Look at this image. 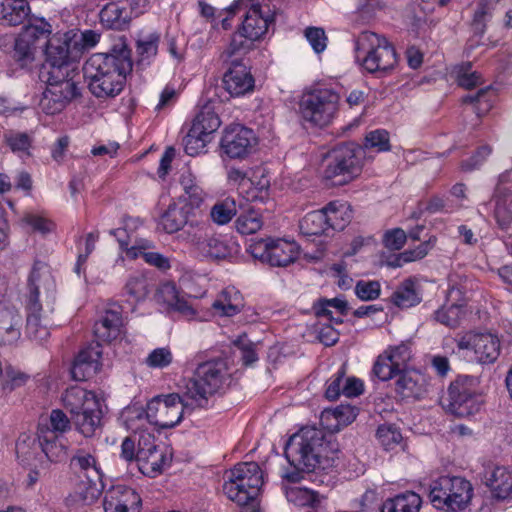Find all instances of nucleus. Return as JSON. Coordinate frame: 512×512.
<instances>
[{
    "mask_svg": "<svg viewBox=\"0 0 512 512\" xmlns=\"http://www.w3.org/2000/svg\"><path fill=\"white\" fill-rule=\"evenodd\" d=\"M339 452V444L334 436L326 435L315 427L301 428L289 438L284 450L291 466L307 472L332 468L339 458Z\"/></svg>",
    "mask_w": 512,
    "mask_h": 512,
    "instance_id": "1",
    "label": "nucleus"
},
{
    "mask_svg": "<svg viewBox=\"0 0 512 512\" xmlns=\"http://www.w3.org/2000/svg\"><path fill=\"white\" fill-rule=\"evenodd\" d=\"M131 70L130 50L124 44L114 46L110 53L91 55L83 66L89 89L98 98L118 95Z\"/></svg>",
    "mask_w": 512,
    "mask_h": 512,
    "instance_id": "2",
    "label": "nucleus"
},
{
    "mask_svg": "<svg viewBox=\"0 0 512 512\" xmlns=\"http://www.w3.org/2000/svg\"><path fill=\"white\" fill-rule=\"evenodd\" d=\"M227 376V364L222 359L198 364L193 376L184 385L188 406L206 408L209 397L222 387Z\"/></svg>",
    "mask_w": 512,
    "mask_h": 512,
    "instance_id": "3",
    "label": "nucleus"
},
{
    "mask_svg": "<svg viewBox=\"0 0 512 512\" xmlns=\"http://www.w3.org/2000/svg\"><path fill=\"white\" fill-rule=\"evenodd\" d=\"M356 62L368 73L386 72L395 67L397 56L388 40L374 32L364 31L354 40Z\"/></svg>",
    "mask_w": 512,
    "mask_h": 512,
    "instance_id": "4",
    "label": "nucleus"
},
{
    "mask_svg": "<svg viewBox=\"0 0 512 512\" xmlns=\"http://www.w3.org/2000/svg\"><path fill=\"white\" fill-rule=\"evenodd\" d=\"M224 494L239 506L251 504L255 507V499L263 485V473L256 462L236 464L224 474Z\"/></svg>",
    "mask_w": 512,
    "mask_h": 512,
    "instance_id": "5",
    "label": "nucleus"
},
{
    "mask_svg": "<svg viewBox=\"0 0 512 512\" xmlns=\"http://www.w3.org/2000/svg\"><path fill=\"white\" fill-rule=\"evenodd\" d=\"M274 21V12L269 3L253 4L247 11L241 28L232 36L231 42L221 54L227 61L233 55L245 54L253 48V43L259 40Z\"/></svg>",
    "mask_w": 512,
    "mask_h": 512,
    "instance_id": "6",
    "label": "nucleus"
},
{
    "mask_svg": "<svg viewBox=\"0 0 512 512\" xmlns=\"http://www.w3.org/2000/svg\"><path fill=\"white\" fill-rule=\"evenodd\" d=\"M479 382L472 376H459L450 383L446 394L441 398L442 406L458 417H468L478 413L483 399L478 392Z\"/></svg>",
    "mask_w": 512,
    "mask_h": 512,
    "instance_id": "7",
    "label": "nucleus"
},
{
    "mask_svg": "<svg viewBox=\"0 0 512 512\" xmlns=\"http://www.w3.org/2000/svg\"><path fill=\"white\" fill-rule=\"evenodd\" d=\"M340 96L331 88L318 87L304 92L299 101L302 119L315 126L325 127L335 118Z\"/></svg>",
    "mask_w": 512,
    "mask_h": 512,
    "instance_id": "8",
    "label": "nucleus"
},
{
    "mask_svg": "<svg viewBox=\"0 0 512 512\" xmlns=\"http://www.w3.org/2000/svg\"><path fill=\"white\" fill-rule=\"evenodd\" d=\"M72 72L63 73L59 68H51L42 73V78L46 82V89L42 93L39 102L41 110L54 115L61 112L65 106L80 94L77 83L71 76Z\"/></svg>",
    "mask_w": 512,
    "mask_h": 512,
    "instance_id": "9",
    "label": "nucleus"
},
{
    "mask_svg": "<svg viewBox=\"0 0 512 512\" xmlns=\"http://www.w3.org/2000/svg\"><path fill=\"white\" fill-rule=\"evenodd\" d=\"M472 495L471 483L455 476H443L434 481L429 494L433 506L446 512H459L466 509Z\"/></svg>",
    "mask_w": 512,
    "mask_h": 512,
    "instance_id": "10",
    "label": "nucleus"
},
{
    "mask_svg": "<svg viewBox=\"0 0 512 512\" xmlns=\"http://www.w3.org/2000/svg\"><path fill=\"white\" fill-rule=\"evenodd\" d=\"M186 391L158 395L148 402L146 418L149 424L162 429L172 428L180 423L184 414H190L197 406H188Z\"/></svg>",
    "mask_w": 512,
    "mask_h": 512,
    "instance_id": "11",
    "label": "nucleus"
},
{
    "mask_svg": "<svg viewBox=\"0 0 512 512\" xmlns=\"http://www.w3.org/2000/svg\"><path fill=\"white\" fill-rule=\"evenodd\" d=\"M456 345L459 351L463 352L464 357L479 364L494 363L501 350L498 336L489 332L469 331L456 339Z\"/></svg>",
    "mask_w": 512,
    "mask_h": 512,
    "instance_id": "12",
    "label": "nucleus"
},
{
    "mask_svg": "<svg viewBox=\"0 0 512 512\" xmlns=\"http://www.w3.org/2000/svg\"><path fill=\"white\" fill-rule=\"evenodd\" d=\"M253 258L271 266L285 267L299 256V246L285 239H260L249 246Z\"/></svg>",
    "mask_w": 512,
    "mask_h": 512,
    "instance_id": "13",
    "label": "nucleus"
},
{
    "mask_svg": "<svg viewBox=\"0 0 512 512\" xmlns=\"http://www.w3.org/2000/svg\"><path fill=\"white\" fill-rule=\"evenodd\" d=\"M362 148L353 145H345L333 151L332 161L324 171L328 180H334L333 184L343 185L354 179L361 171Z\"/></svg>",
    "mask_w": 512,
    "mask_h": 512,
    "instance_id": "14",
    "label": "nucleus"
},
{
    "mask_svg": "<svg viewBox=\"0 0 512 512\" xmlns=\"http://www.w3.org/2000/svg\"><path fill=\"white\" fill-rule=\"evenodd\" d=\"M170 460L165 447L157 444L152 434L139 435L136 464L143 475L151 478L158 476L163 472L164 467L170 463Z\"/></svg>",
    "mask_w": 512,
    "mask_h": 512,
    "instance_id": "15",
    "label": "nucleus"
},
{
    "mask_svg": "<svg viewBox=\"0 0 512 512\" xmlns=\"http://www.w3.org/2000/svg\"><path fill=\"white\" fill-rule=\"evenodd\" d=\"M56 284L50 267L43 261H35L28 278L27 305L42 306L41 296L49 311L53 310Z\"/></svg>",
    "mask_w": 512,
    "mask_h": 512,
    "instance_id": "16",
    "label": "nucleus"
},
{
    "mask_svg": "<svg viewBox=\"0 0 512 512\" xmlns=\"http://www.w3.org/2000/svg\"><path fill=\"white\" fill-rule=\"evenodd\" d=\"M258 144L254 131L241 124L226 127L220 141L221 150L231 159H245L252 154Z\"/></svg>",
    "mask_w": 512,
    "mask_h": 512,
    "instance_id": "17",
    "label": "nucleus"
},
{
    "mask_svg": "<svg viewBox=\"0 0 512 512\" xmlns=\"http://www.w3.org/2000/svg\"><path fill=\"white\" fill-rule=\"evenodd\" d=\"M145 0H117L107 3L100 11L101 24L109 29L124 30L132 18L143 13L140 4Z\"/></svg>",
    "mask_w": 512,
    "mask_h": 512,
    "instance_id": "18",
    "label": "nucleus"
},
{
    "mask_svg": "<svg viewBox=\"0 0 512 512\" xmlns=\"http://www.w3.org/2000/svg\"><path fill=\"white\" fill-rule=\"evenodd\" d=\"M191 242L201 256L211 260L230 259L240 252V246L232 239L225 240L219 236L208 235L201 229L193 235Z\"/></svg>",
    "mask_w": 512,
    "mask_h": 512,
    "instance_id": "19",
    "label": "nucleus"
},
{
    "mask_svg": "<svg viewBox=\"0 0 512 512\" xmlns=\"http://www.w3.org/2000/svg\"><path fill=\"white\" fill-rule=\"evenodd\" d=\"M142 499L131 487L112 486L106 491L103 501L105 512H140Z\"/></svg>",
    "mask_w": 512,
    "mask_h": 512,
    "instance_id": "20",
    "label": "nucleus"
},
{
    "mask_svg": "<svg viewBox=\"0 0 512 512\" xmlns=\"http://www.w3.org/2000/svg\"><path fill=\"white\" fill-rule=\"evenodd\" d=\"M101 356L102 351L98 342L91 343L80 350L71 368L72 378L76 381H84L95 375L100 369Z\"/></svg>",
    "mask_w": 512,
    "mask_h": 512,
    "instance_id": "21",
    "label": "nucleus"
},
{
    "mask_svg": "<svg viewBox=\"0 0 512 512\" xmlns=\"http://www.w3.org/2000/svg\"><path fill=\"white\" fill-rule=\"evenodd\" d=\"M94 335L98 341L111 342L123 331L122 309L113 304L107 308L94 324Z\"/></svg>",
    "mask_w": 512,
    "mask_h": 512,
    "instance_id": "22",
    "label": "nucleus"
},
{
    "mask_svg": "<svg viewBox=\"0 0 512 512\" xmlns=\"http://www.w3.org/2000/svg\"><path fill=\"white\" fill-rule=\"evenodd\" d=\"M223 85L231 96L238 97L253 90L254 78L244 64L235 61L224 74Z\"/></svg>",
    "mask_w": 512,
    "mask_h": 512,
    "instance_id": "23",
    "label": "nucleus"
},
{
    "mask_svg": "<svg viewBox=\"0 0 512 512\" xmlns=\"http://www.w3.org/2000/svg\"><path fill=\"white\" fill-rule=\"evenodd\" d=\"M103 410L101 402L94 404L88 403L86 409L77 412L72 416V423L75 429L84 437L89 438L96 435L102 427Z\"/></svg>",
    "mask_w": 512,
    "mask_h": 512,
    "instance_id": "24",
    "label": "nucleus"
},
{
    "mask_svg": "<svg viewBox=\"0 0 512 512\" xmlns=\"http://www.w3.org/2000/svg\"><path fill=\"white\" fill-rule=\"evenodd\" d=\"M155 298L157 302L163 303L168 308L179 312L181 315L192 318L195 315V309L184 296H181L174 283L165 282L159 285L156 290Z\"/></svg>",
    "mask_w": 512,
    "mask_h": 512,
    "instance_id": "25",
    "label": "nucleus"
},
{
    "mask_svg": "<svg viewBox=\"0 0 512 512\" xmlns=\"http://www.w3.org/2000/svg\"><path fill=\"white\" fill-rule=\"evenodd\" d=\"M50 312L43 306L27 305V322H26V335L29 339L42 343L50 336L49 319L47 313Z\"/></svg>",
    "mask_w": 512,
    "mask_h": 512,
    "instance_id": "26",
    "label": "nucleus"
},
{
    "mask_svg": "<svg viewBox=\"0 0 512 512\" xmlns=\"http://www.w3.org/2000/svg\"><path fill=\"white\" fill-rule=\"evenodd\" d=\"M194 210L187 203L178 201L170 204L160 218V226L169 234L181 230L189 223Z\"/></svg>",
    "mask_w": 512,
    "mask_h": 512,
    "instance_id": "27",
    "label": "nucleus"
},
{
    "mask_svg": "<svg viewBox=\"0 0 512 512\" xmlns=\"http://www.w3.org/2000/svg\"><path fill=\"white\" fill-rule=\"evenodd\" d=\"M485 483L492 495L500 500L512 498V471L503 466H496L485 474Z\"/></svg>",
    "mask_w": 512,
    "mask_h": 512,
    "instance_id": "28",
    "label": "nucleus"
},
{
    "mask_svg": "<svg viewBox=\"0 0 512 512\" xmlns=\"http://www.w3.org/2000/svg\"><path fill=\"white\" fill-rule=\"evenodd\" d=\"M21 320L15 308L0 305V345H12L19 340Z\"/></svg>",
    "mask_w": 512,
    "mask_h": 512,
    "instance_id": "29",
    "label": "nucleus"
},
{
    "mask_svg": "<svg viewBox=\"0 0 512 512\" xmlns=\"http://www.w3.org/2000/svg\"><path fill=\"white\" fill-rule=\"evenodd\" d=\"M395 390L402 398L419 399L427 392V381L417 371L403 372L395 382Z\"/></svg>",
    "mask_w": 512,
    "mask_h": 512,
    "instance_id": "30",
    "label": "nucleus"
},
{
    "mask_svg": "<svg viewBox=\"0 0 512 512\" xmlns=\"http://www.w3.org/2000/svg\"><path fill=\"white\" fill-rule=\"evenodd\" d=\"M61 400L64 408L70 413L71 417L76 415L77 412L86 409L88 403L94 402V404H97L101 402L94 392L88 391L78 385L67 388L62 394Z\"/></svg>",
    "mask_w": 512,
    "mask_h": 512,
    "instance_id": "31",
    "label": "nucleus"
},
{
    "mask_svg": "<svg viewBox=\"0 0 512 512\" xmlns=\"http://www.w3.org/2000/svg\"><path fill=\"white\" fill-rule=\"evenodd\" d=\"M45 54L50 68H59L63 73L73 72L68 64L69 44L57 36H52L46 43Z\"/></svg>",
    "mask_w": 512,
    "mask_h": 512,
    "instance_id": "32",
    "label": "nucleus"
},
{
    "mask_svg": "<svg viewBox=\"0 0 512 512\" xmlns=\"http://www.w3.org/2000/svg\"><path fill=\"white\" fill-rule=\"evenodd\" d=\"M357 417V409L351 405H339L333 410H325L321 414V423L331 432L339 431L351 424Z\"/></svg>",
    "mask_w": 512,
    "mask_h": 512,
    "instance_id": "33",
    "label": "nucleus"
},
{
    "mask_svg": "<svg viewBox=\"0 0 512 512\" xmlns=\"http://www.w3.org/2000/svg\"><path fill=\"white\" fill-rule=\"evenodd\" d=\"M30 12L27 1L4 0L0 3V24L18 26L24 23Z\"/></svg>",
    "mask_w": 512,
    "mask_h": 512,
    "instance_id": "34",
    "label": "nucleus"
},
{
    "mask_svg": "<svg viewBox=\"0 0 512 512\" xmlns=\"http://www.w3.org/2000/svg\"><path fill=\"white\" fill-rule=\"evenodd\" d=\"M38 439L42 451L50 461H60L66 455V447L60 441V436L54 434L53 431H50L48 426L42 424L39 425Z\"/></svg>",
    "mask_w": 512,
    "mask_h": 512,
    "instance_id": "35",
    "label": "nucleus"
},
{
    "mask_svg": "<svg viewBox=\"0 0 512 512\" xmlns=\"http://www.w3.org/2000/svg\"><path fill=\"white\" fill-rule=\"evenodd\" d=\"M421 497L412 491H406L387 498L381 506V512H419Z\"/></svg>",
    "mask_w": 512,
    "mask_h": 512,
    "instance_id": "36",
    "label": "nucleus"
},
{
    "mask_svg": "<svg viewBox=\"0 0 512 512\" xmlns=\"http://www.w3.org/2000/svg\"><path fill=\"white\" fill-rule=\"evenodd\" d=\"M323 211L326 214L328 230H343L353 217L351 206L346 202H330Z\"/></svg>",
    "mask_w": 512,
    "mask_h": 512,
    "instance_id": "37",
    "label": "nucleus"
},
{
    "mask_svg": "<svg viewBox=\"0 0 512 512\" xmlns=\"http://www.w3.org/2000/svg\"><path fill=\"white\" fill-rule=\"evenodd\" d=\"M317 317L327 318L328 321L340 324L343 322L342 316L347 313L348 304L342 298L320 299L313 306Z\"/></svg>",
    "mask_w": 512,
    "mask_h": 512,
    "instance_id": "38",
    "label": "nucleus"
},
{
    "mask_svg": "<svg viewBox=\"0 0 512 512\" xmlns=\"http://www.w3.org/2000/svg\"><path fill=\"white\" fill-rule=\"evenodd\" d=\"M243 298L234 288H226L213 302L212 307L221 316L232 317L243 308Z\"/></svg>",
    "mask_w": 512,
    "mask_h": 512,
    "instance_id": "39",
    "label": "nucleus"
},
{
    "mask_svg": "<svg viewBox=\"0 0 512 512\" xmlns=\"http://www.w3.org/2000/svg\"><path fill=\"white\" fill-rule=\"evenodd\" d=\"M180 184L184 195L179 201L187 203L192 209L198 208L204 201L205 193L197 182L196 176L190 169L182 172Z\"/></svg>",
    "mask_w": 512,
    "mask_h": 512,
    "instance_id": "40",
    "label": "nucleus"
},
{
    "mask_svg": "<svg viewBox=\"0 0 512 512\" xmlns=\"http://www.w3.org/2000/svg\"><path fill=\"white\" fill-rule=\"evenodd\" d=\"M71 468L85 478H101L102 474L93 454L84 449L76 450L70 460Z\"/></svg>",
    "mask_w": 512,
    "mask_h": 512,
    "instance_id": "41",
    "label": "nucleus"
},
{
    "mask_svg": "<svg viewBox=\"0 0 512 512\" xmlns=\"http://www.w3.org/2000/svg\"><path fill=\"white\" fill-rule=\"evenodd\" d=\"M299 228L304 235H321L328 232L326 214L321 210L307 213L300 221Z\"/></svg>",
    "mask_w": 512,
    "mask_h": 512,
    "instance_id": "42",
    "label": "nucleus"
},
{
    "mask_svg": "<svg viewBox=\"0 0 512 512\" xmlns=\"http://www.w3.org/2000/svg\"><path fill=\"white\" fill-rule=\"evenodd\" d=\"M160 35L157 32H150L139 36L136 42V52L140 64H149L157 55Z\"/></svg>",
    "mask_w": 512,
    "mask_h": 512,
    "instance_id": "43",
    "label": "nucleus"
},
{
    "mask_svg": "<svg viewBox=\"0 0 512 512\" xmlns=\"http://www.w3.org/2000/svg\"><path fill=\"white\" fill-rule=\"evenodd\" d=\"M495 217L499 226L508 232L505 241L512 254V197L498 199L495 207Z\"/></svg>",
    "mask_w": 512,
    "mask_h": 512,
    "instance_id": "44",
    "label": "nucleus"
},
{
    "mask_svg": "<svg viewBox=\"0 0 512 512\" xmlns=\"http://www.w3.org/2000/svg\"><path fill=\"white\" fill-rule=\"evenodd\" d=\"M110 234L117 238L120 247L126 250L127 256L132 259L142 257L143 252H148L153 247V243L147 239H138L131 247H128L129 242L126 239V231L123 228L112 229Z\"/></svg>",
    "mask_w": 512,
    "mask_h": 512,
    "instance_id": "45",
    "label": "nucleus"
},
{
    "mask_svg": "<svg viewBox=\"0 0 512 512\" xmlns=\"http://www.w3.org/2000/svg\"><path fill=\"white\" fill-rule=\"evenodd\" d=\"M393 303L401 308H409L421 301L416 290L415 282L411 279L405 280L393 293Z\"/></svg>",
    "mask_w": 512,
    "mask_h": 512,
    "instance_id": "46",
    "label": "nucleus"
},
{
    "mask_svg": "<svg viewBox=\"0 0 512 512\" xmlns=\"http://www.w3.org/2000/svg\"><path fill=\"white\" fill-rule=\"evenodd\" d=\"M221 125L219 116L210 108H204L195 117L192 126L198 128L202 135L211 140V135L218 130Z\"/></svg>",
    "mask_w": 512,
    "mask_h": 512,
    "instance_id": "47",
    "label": "nucleus"
},
{
    "mask_svg": "<svg viewBox=\"0 0 512 512\" xmlns=\"http://www.w3.org/2000/svg\"><path fill=\"white\" fill-rule=\"evenodd\" d=\"M435 244L436 237L430 236L428 240L419 244L416 248L405 250L404 252L397 255L392 265L395 267H400L405 263L420 260L424 258L429 253V251L434 248Z\"/></svg>",
    "mask_w": 512,
    "mask_h": 512,
    "instance_id": "48",
    "label": "nucleus"
},
{
    "mask_svg": "<svg viewBox=\"0 0 512 512\" xmlns=\"http://www.w3.org/2000/svg\"><path fill=\"white\" fill-rule=\"evenodd\" d=\"M75 494L84 505L94 503L101 495V478H86V481H81Z\"/></svg>",
    "mask_w": 512,
    "mask_h": 512,
    "instance_id": "49",
    "label": "nucleus"
},
{
    "mask_svg": "<svg viewBox=\"0 0 512 512\" xmlns=\"http://www.w3.org/2000/svg\"><path fill=\"white\" fill-rule=\"evenodd\" d=\"M236 202L233 198H226L217 202L210 211V216L213 222L218 225H224L231 221L236 215Z\"/></svg>",
    "mask_w": 512,
    "mask_h": 512,
    "instance_id": "50",
    "label": "nucleus"
},
{
    "mask_svg": "<svg viewBox=\"0 0 512 512\" xmlns=\"http://www.w3.org/2000/svg\"><path fill=\"white\" fill-rule=\"evenodd\" d=\"M263 221L259 212L249 209L242 213L235 221L236 230L243 235L256 233L261 229Z\"/></svg>",
    "mask_w": 512,
    "mask_h": 512,
    "instance_id": "51",
    "label": "nucleus"
},
{
    "mask_svg": "<svg viewBox=\"0 0 512 512\" xmlns=\"http://www.w3.org/2000/svg\"><path fill=\"white\" fill-rule=\"evenodd\" d=\"M32 136L25 132H10L5 135V142L14 153L20 155H30L32 146Z\"/></svg>",
    "mask_w": 512,
    "mask_h": 512,
    "instance_id": "52",
    "label": "nucleus"
},
{
    "mask_svg": "<svg viewBox=\"0 0 512 512\" xmlns=\"http://www.w3.org/2000/svg\"><path fill=\"white\" fill-rule=\"evenodd\" d=\"M363 148L377 152L389 151L391 148L389 133L384 129H376L368 132Z\"/></svg>",
    "mask_w": 512,
    "mask_h": 512,
    "instance_id": "53",
    "label": "nucleus"
},
{
    "mask_svg": "<svg viewBox=\"0 0 512 512\" xmlns=\"http://www.w3.org/2000/svg\"><path fill=\"white\" fill-rule=\"evenodd\" d=\"M127 294L136 300L144 299L150 292V285L147 277L142 273H137L129 277L125 285Z\"/></svg>",
    "mask_w": 512,
    "mask_h": 512,
    "instance_id": "54",
    "label": "nucleus"
},
{
    "mask_svg": "<svg viewBox=\"0 0 512 512\" xmlns=\"http://www.w3.org/2000/svg\"><path fill=\"white\" fill-rule=\"evenodd\" d=\"M197 129L198 128L191 126L188 134L184 138V149L190 156H196L203 152L207 143L211 141L208 137L197 131Z\"/></svg>",
    "mask_w": 512,
    "mask_h": 512,
    "instance_id": "55",
    "label": "nucleus"
},
{
    "mask_svg": "<svg viewBox=\"0 0 512 512\" xmlns=\"http://www.w3.org/2000/svg\"><path fill=\"white\" fill-rule=\"evenodd\" d=\"M456 80L459 86L472 89L482 84V77L472 70L471 63H465L455 68Z\"/></svg>",
    "mask_w": 512,
    "mask_h": 512,
    "instance_id": "56",
    "label": "nucleus"
},
{
    "mask_svg": "<svg viewBox=\"0 0 512 512\" xmlns=\"http://www.w3.org/2000/svg\"><path fill=\"white\" fill-rule=\"evenodd\" d=\"M122 417L127 429L138 432L145 428L148 420L146 418V409L141 407H128L124 410Z\"/></svg>",
    "mask_w": 512,
    "mask_h": 512,
    "instance_id": "57",
    "label": "nucleus"
},
{
    "mask_svg": "<svg viewBox=\"0 0 512 512\" xmlns=\"http://www.w3.org/2000/svg\"><path fill=\"white\" fill-rule=\"evenodd\" d=\"M401 372L385 353L378 356L373 366V374L381 381H388Z\"/></svg>",
    "mask_w": 512,
    "mask_h": 512,
    "instance_id": "58",
    "label": "nucleus"
},
{
    "mask_svg": "<svg viewBox=\"0 0 512 512\" xmlns=\"http://www.w3.org/2000/svg\"><path fill=\"white\" fill-rule=\"evenodd\" d=\"M173 353L168 347L152 350L145 358V364L152 369H165L173 362Z\"/></svg>",
    "mask_w": 512,
    "mask_h": 512,
    "instance_id": "59",
    "label": "nucleus"
},
{
    "mask_svg": "<svg viewBox=\"0 0 512 512\" xmlns=\"http://www.w3.org/2000/svg\"><path fill=\"white\" fill-rule=\"evenodd\" d=\"M462 316L463 311L461 306L455 304L443 306L435 312L436 321L451 328L459 324Z\"/></svg>",
    "mask_w": 512,
    "mask_h": 512,
    "instance_id": "60",
    "label": "nucleus"
},
{
    "mask_svg": "<svg viewBox=\"0 0 512 512\" xmlns=\"http://www.w3.org/2000/svg\"><path fill=\"white\" fill-rule=\"evenodd\" d=\"M30 376L18 369L8 367L5 370L4 378L2 381V390L4 393H11L17 388L24 386Z\"/></svg>",
    "mask_w": 512,
    "mask_h": 512,
    "instance_id": "61",
    "label": "nucleus"
},
{
    "mask_svg": "<svg viewBox=\"0 0 512 512\" xmlns=\"http://www.w3.org/2000/svg\"><path fill=\"white\" fill-rule=\"evenodd\" d=\"M377 437L386 450L392 449L402 440L400 431L392 425H382L377 430Z\"/></svg>",
    "mask_w": 512,
    "mask_h": 512,
    "instance_id": "62",
    "label": "nucleus"
},
{
    "mask_svg": "<svg viewBox=\"0 0 512 512\" xmlns=\"http://www.w3.org/2000/svg\"><path fill=\"white\" fill-rule=\"evenodd\" d=\"M304 35L315 53H322L326 49L328 38L324 29L308 27L305 29Z\"/></svg>",
    "mask_w": 512,
    "mask_h": 512,
    "instance_id": "63",
    "label": "nucleus"
},
{
    "mask_svg": "<svg viewBox=\"0 0 512 512\" xmlns=\"http://www.w3.org/2000/svg\"><path fill=\"white\" fill-rule=\"evenodd\" d=\"M71 422L72 419L70 420L62 410L55 409L51 411L47 426L54 434L61 436L71 429Z\"/></svg>",
    "mask_w": 512,
    "mask_h": 512,
    "instance_id": "64",
    "label": "nucleus"
}]
</instances>
